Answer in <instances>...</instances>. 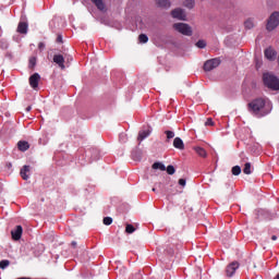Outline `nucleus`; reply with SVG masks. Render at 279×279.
Listing matches in <instances>:
<instances>
[{"label":"nucleus","instance_id":"nucleus-1","mask_svg":"<svg viewBox=\"0 0 279 279\" xmlns=\"http://www.w3.org/2000/svg\"><path fill=\"white\" fill-rule=\"evenodd\" d=\"M271 101L265 98H256L248 104V111L260 119L262 117H267L271 112Z\"/></svg>","mask_w":279,"mask_h":279},{"label":"nucleus","instance_id":"nucleus-2","mask_svg":"<svg viewBox=\"0 0 279 279\" xmlns=\"http://www.w3.org/2000/svg\"><path fill=\"white\" fill-rule=\"evenodd\" d=\"M263 81L267 88H270L271 90H279V80L276 77V75L266 72L263 75Z\"/></svg>","mask_w":279,"mask_h":279},{"label":"nucleus","instance_id":"nucleus-3","mask_svg":"<svg viewBox=\"0 0 279 279\" xmlns=\"http://www.w3.org/2000/svg\"><path fill=\"white\" fill-rule=\"evenodd\" d=\"M278 25H279V12L275 11L269 16L266 28L268 32H274V29H276V27H278Z\"/></svg>","mask_w":279,"mask_h":279},{"label":"nucleus","instance_id":"nucleus-4","mask_svg":"<svg viewBox=\"0 0 279 279\" xmlns=\"http://www.w3.org/2000/svg\"><path fill=\"white\" fill-rule=\"evenodd\" d=\"M173 28L179 32V34H183V36H193V28H191L189 24L175 23L173 24Z\"/></svg>","mask_w":279,"mask_h":279},{"label":"nucleus","instance_id":"nucleus-5","mask_svg":"<svg viewBox=\"0 0 279 279\" xmlns=\"http://www.w3.org/2000/svg\"><path fill=\"white\" fill-rule=\"evenodd\" d=\"M219 64H221V60L219 59H211V60H207L204 64V71H213L215 69H217V66H219Z\"/></svg>","mask_w":279,"mask_h":279},{"label":"nucleus","instance_id":"nucleus-6","mask_svg":"<svg viewBox=\"0 0 279 279\" xmlns=\"http://www.w3.org/2000/svg\"><path fill=\"white\" fill-rule=\"evenodd\" d=\"M11 236L13 241H21V236H23V227L16 226L15 229L11 231Z\"/></svg>","mask_w":279,"mask_h":279},{"label":"nucleus","instance_id":"nucleus-7","mask_svg":"<svg viewBox=\"0 0 279 279\" xmlns=\"http://www.w3.org/2000/svg\"><path fill=\"white\" fill-rule=\"evenodd\" d=\"M236 269H239L238 262H233V263L229 264L226 269L228 278H232V276H234V274L236 272Z\"/></svg>","mask_w":279,"mask_h":279},{"label":"nucleus","instance_id":"nucleus-8","mask_svg":"<svg viewBox=\"0 0 279 279\" xmlns=\"http://www.w3.org/2000/svg\"><path fill=\"white\" fill-rule=\"evenodd\" d=\"M171 14L173 19H178L179 21H186V12H184L182 9H174Z\"/></svg>","mask_w":279,"mask_h":279},{"label":"nucleus","instance_id":"nucleus-9","mask_svg":"<svg viewBox=\"0 0 279 279\" xmlns=\"http://www.w3.org/2000/svg\"><path fill=\"white\" fill-rule=\"evenodd\" d=\"M53 62L58 64L59 69L65 70L66 66L64 65V57L62 54H54Z\"/></svg>","mask_w":279,"mask_h":279},{"label":"nucleus","instance_id":"nucleus-10","mask_svg":"<svg viewBox=\"0 0 279 279\" xmlns=\"http://www.w3.org/2000/svg\"><path fill=\"white\" fill-rule=\"evenodd\" d=\"M40 82V74L35 73L29 77V84L32 88H38V83Z\"/></svg>","mask_w":279,"mask_h":279},{"label":"nucleus","instance_id":"nucleus-11","mask_svg":"<svg viewBox=\"0 0 279 279\" xmlns=\"http://www.w3.org/2000/svg\"><path fill=\"white\" fill-rule=\"evenodd\" d=\"M149 134H151V128H148L147 130L140 131L137 141H140V142L145 141V138H147V136H149Z\"/></svg>","mask_w":279,"mask_h":279},{"label":"nucleus","instance_id":"nucleus-12","mask_svg":"<svg viewBox=\"0 0 279 279\" xmlns=\"http://www.w3.org/2000/svg\"><path fill=\"white\" fill-rule=\"evenodd\" d=\"M29 166H23V168L20 171L21 178L24 180H29Z\"/></svg>","mask_w":279,"mask_h":279},{"label":"nucleus","instance_id":"nucleus-13","mask_svg":"<svg viewBox=\"0 0 279 279\" xmlns=\"http://www.w3.org/2000/svg\"><path fill=\"white\" fill-rule=\"evenodd\" d=\"M265 58H267V60H276V51L271 48H268L265 50Z\"/></svg>","mask_w":279,"mask_h":279},{"label":"nucleus","instance_id":"nucleus-14","mask_svg":"<svg viewBox=\"0 0 279 279\" xmlns=\"http://www.w3.org/2000/svg\"><path fill=\"white\" fill-rule=\"evenodd\" d=\"M173 147H175V149H184V142L182 138L175 137L173 141Z\"/></svg>","mask_w":279,"mask_h":279},{"label":"nucleus","instance_id":"nucleus-15","mask_svg":"<svg viewBox=\"0 0 279 279\" xmlns=\"http://www.w3.org/2000/svg\"><path fill=\"white\" fill-rule=\"evenodd\" d=\"M17 148L20 149V151H27V149H29V143L25 141H20L17 143Z\"/></svg>","mask_w":279,"mask_h":279},{"label":"nucleus","instance_id":"nucleus-16","mask_svg":"<svg viewBox=\"0 0 279 279\" xmlns=\"http://www.w3.org/2000/svg\"><path fill=\"white\" fill-rule=\"evenodd\" d=\"M92 3H94V5H96V8H98V10H100L101 12L106 10V4L104 3V0H92Z\"/></svg>","mask_w":279,"mask_h":279},{"label":"nucleus","instance_id":"nucleus-17","mask_svg":"<svg viewBox=\"0 0 279 279\" xmlns=\"http://www.w3.org/2000/svg\"><path fill=\"white\" fill-rule=\"evenodd\" d=\"M17 32L19 34H27V23L20 22L17 25Z\"/></svg>","mask_w":279,"mask_h":279},{"label":"nucleus","instance_id":"nucleus-18","mask_svg":"<svg viewBox=\"0 0 279 279\" xmlns=\"http://www.w3.org/2000/svg\"><path fill=\"white\" fill-rule=\"evenodd\" d=\"M194 150L196 151V154H198V156H201V158H206V156H208V154L206 153V149L199 146L195 147Z\"/></svg>","mask_w":279,"mask_h":279},{"label":"nucleus","instance_id":"nucleus-19","mask_svg":"<svg viewBox=\"0 0 279 279\" xmlns=\"http://www.w3.org/2000/svg\"><path fill=\"white\" fill-rule=\"evenodd\" d=\"M183 5L189 8V10H193V8H195V0H184Z\"/></svg>","mask_w":279,"mask_h":279},{"label":"nucleus","instance_id":"nucleus-20","mask_svg":"<svg viewBox=\"0 0 279 279\" xmlns=\"http://www.w3.org/2000/svg\"><path fill=\"white\" fill-rule=\"evenodd\" d=\"M159 8H171V2L169 0H158Z\"/></svg>","mask_w":279,"mask_h":279},{"label":"nucleus","instance_id":"nucleus-21","mask_svg":"<svg viewBox=\"0 0 279 279\" xmlns=\"http://www.w3.org/2000/svg\"><path fill=\"white\" fill-rule=\"evenodd\" d=\"M243 173H245V175H250L252 173V163L246 162L244 165Z\"/></svg>","mask_w":279,"mask_h":279},{"label":"nucleus","instance_id":"nucleus-22","mask_svg":"<svg viewBox=\"0 0 279 279\" xmlns=\"http://www.w3.org/2000/svg\"><path fill=\"white\" fill-rule=\"evenodd\" d=\"M244 27L246 29H252L254 27V20L253 19H247L245 22H244Z\"/></svg>","mask_w":279,"mask_h":279},{"label":"nucleus","instance_id":"nucleus-23","mask_svg":"<svg viewBox=\"0 0 279 279\" xmlns=\"http://www.w3.org/2000/svg\"><path fill=\"white\" fill-rule=\"evenodd\" d=\"M153 169H159L160 171H167V167L162 162H155Z\"/></svg>","mask_w":279,"mask_h":279},{"label":"nucleus","instance_id":"nucleus-24","mask_svg":"<svg viewBox=\"0 0 279 279\" xmlns=\"http://www.w3.org/2000/svg\"><path fill=\"white\" fill-rule=\"evenodd\" d=\"M8 47H10V44L8 43V40L1 39L0 40V49L5 50V49H8Z\"/></svg>","mask_w":279,"mask_h":279},{"label":"nucleus","instance_id":"nucleus-25","mask_svg":"<svg viewBox=\"0 0 279 279\" xmlns=\"http://www.w3.org/2000/svg\"><path fill=\"white\" fill-rule=\"evenodd\" d=\"M231 171H232V175H241V167L240 166H234Z\"/></svg>","mask_w":279,"mask_h":279},{"label":"nucleus","instance_id":"nucleus-26","mask_svg":"<svg viewBox=\"0 0 279 279\" xmlns=\"http://www.w3.org/2000/svg\"><path fill=\"white\" fill-rule=\"evenodd\" d=\"M125 232H128V234H133V232H136V228L132 225H126Z\"/></svg>","mask_w":279,"mask_h":279},{"label":"nucleus","instance_id":"nucleus-27","mask_svg":"<svg viewBox=\"0 0 279 279\" xmlns=\"http://www.w3.org/2000/svg\"><path fill=\"white\" fill-rule=\"evenodd\" d=\"M7 267H10V260L3 259L0 262V269H5Z\"/></svg>","mask_w":279,"mask_h":279},{"label":"nucleus","instance_id":"nucleus-28","mask_svg":"<svg viewBox=\"0 0 279 279\" xmlns=\"http://www.w3.org/2000/svg\"><path fill=\"white\" fill-rule=\"evenodd\" d=\"M138 40H140V43L145 44L149 40V37H147V35H145V34H141L138 36Z\"/></svg>","mask_w":279,"mask_h":279},{"label":"nucleus","instance_id":"nucleus-29","mask_svg":"<svg viewBox=\"0 0 279 279\" xmlns=\"http://www.w3.org/2000/svg\"><path fill=\"white\" fill-rule=\"evenodd\" d=\"M165 133L168 141H171V138L175 137V133L173 131H166Z\"/></svg>","mask_w":279,"mask_h":279},{"label":"nucleus","instance_id":"nucleus-30","mask_svg":"<svg viewBox=\"0 0 279 279\" xmlns=\"http://www.w3.org/2000/svg\"><path fill=\"white\" fill-rule=\"evenodd\" d=\"M119 141H120V143H128V134L121 133Z\"/></svg>","mask_w":279,"mask_h":279},{"label":"nucleus","instance_id":"nucleus-31","mask_svg":"<svg viewBox=\"0 0 279 279\" xmlns=\"http://www.w3.org/2000/svg\"><path fill=\"white\" fill-rule=\"evenodd\" d=\"M196 47H198V49H205L206 47V41L205 40H198L196 43Z\"/></svg>","mask_w":279,"mask_h":279},{"label":"nucleus","instance_id":"nucleus-32","mask_svg":"<svg viewBox=\"0 0 279 279\" xmlns=\"http://www.w3.org/2000/svg\"><path fill=\"white\" fill-rule=\"evenodd\" d=\"M167 173L168 175H173V173H175V168L173 166H168Z\"/></svg>","mask_w":279,"mask_h":279},{"label":"nucleus","instance_id":"nucleus-33","mask_svg":"<svg viewBox=\"0 0 279 279\" xmlns=\"http://www.w3.org/2000/svg\"><path fill=\"white\" fill-rule=\"evenodd\" d=\"M166 253L169 255V256H173V254H175V250H173V246H168L166 248Z\"/></svg>","mask_w":279,"mask_h":279},{"label":"nucleus","instance_id":"nucleus-34","mask_svg":"<svg viewBox=\"0 0 279 279\" xmlns=\"http://www.w3.org/2000/svg\"><path fill=\"white\" fill-rule=\"evenodd\" d=\"M102 221H104L105 226H111L112 225V218H110V217H105Z\"/></svg>","mask_w":279,"mask_h":279},{"label":"nucleus","instance_id":"nucleus-35","mask_svg":"<svg viewBox=\"0 0 279 279\" xmlns=\"http://www.w3.org/2000/svg\"><path fill=\"white\" fill-rule=\"evenodd\" d=\"M29 66L31 69H34L36 66V57L29 59Z\"/></svg>","mask_w":279,"mask_h":279},{"label":"nucleus","instance_id":"nucleus-36","mask_svg":"<svg viewBox=\"0 0 279 279\" xmlns=\"http://www.w3.org/2000/svg\"><path fill=\"white\" fill-rule=\"evenodd\" d=\"M205 125H215V122H213V119L208 118L207 121L205 122Z\"/></svg>","mask_w":279,"mask_h":279},{"label":"nucleus","instance_id":"nucleus-37","mask_svg":"<svg viewBox=\"0 0 279 279\" xmlns=\"http://www.w3.org/2000/svg\"><path fill=\"white\" fill-rule=\"evenodd\" d=\"M179 184L180 186H186V179H180Z\"/></svg>","mask_w":279,"mask_h":279},{"label":"nucleus","instance_id":"nucleus-38","mask_svg":"<svg viewBox=\"0 0 279 279\" xmlns=\"http://www.w3.org/2000/svg\"><path fill=\"white\" fill-rule=\"evenodd\" d=\"M38 49H40V50L45 49V43H39Z\"/></svg>","mask_w":279,"mask_h":279},{"label":"nucleus","instance_id":"nucleus-39","mask_svg":"<svg viewBox=\"0 0 279 279\" xmlns=\"http://www.w3.org/2000/svg\"><path fill=\"white\" fill-rule=\"evenodd\" d=\"M57 43H62V35H59V36L57 37Z\"/></svg>","mask_w":279,"mask_h":279},{"label":"nucleus","instance_id":"nucleus-40","mask_svg":"<svg viewBox=\"0 0 279 279\" xmlns=\"http://www.w3.org/2000/svg\"><path fill=\"white\" fill-rule=\"evenodd\" d=\"M71 245H72V247H77V242L73 241V242L71 243Z\"/></svg>","mask_w":279,"mask_h":279},{"label":"nucleus","instance_id":"nucleus-41","mask_svg":"<svg viewBox=\"0 0 279 279\" xmlns=\"http://www.w3.org/2000/svg\"><path fill=\"white\" fill-rule=\"evenodd\" d=\"M271 241H278V236L272 235V236H271Z\"/></svg>","mask_w":279,"mask_h":279},{"label":"nucleus","instance_id":"nucleus-42","mask_svg":"<svg viewBox=\"0 0 279 279\" xmlns=\"http://www.w3.org/2000/svg\"><path fill=\"white\" fill-rule=\"evenodd\" d=\"M32 110V106H28L27 108H26V112H29Z\"/></svg>","mask_w":279,"mask_h":279},{"label":"nucleus","instance_id":"nucleus-43","mask_svg":"<svg viewBox=\"0 0 279 279\" xmlns=\"http://www.w3.org/2000/svg\"><path fill=\"white\" fill-rule=\"evenodd\" d=\"M153 192L156 193V187H153Z\"/></svg>","mask_w":279,"mask_h":279},{"label":"nucleus","instance_id":"nucleus-44","mask_svg":"<svg viewBox=\"0 0 279 279\" xmlns=\"http://www.w3.org/2000/svg\"><path fill=\"white\" fill-rule=\"evenodd\" d=\"M276 279H279V274L276 276Z\"/></svg>","mask_w":279,"mask_h":279}]
</instances>
